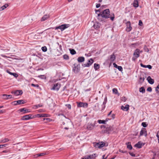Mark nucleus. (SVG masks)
<instances>
[{
	"label": "nucleus",
	"mask_w": 159,
	"mask_h": 159,
	"mask_svg": "<svg viewBox=\"0 0 159 159\" xmlns=\"http://www.w3.org/2000/svg\"><path fill=\"white\" fill-rule=\"evenodd\" d=\"M96 13L97 14V19L101 21H105V19L108 18H110L112 21H113L114 18V15L113 14V16L110 17V12L109 9H107L103 10L102 12L98 13V12H99V10H96Z\"/></svg>",
	"instance_id": "nucleus-1"
},
{
	"label": "nucleus",
	"mask_w": 159,
	"mask_h": 159,
	"mask_svg": "<svg viewBox=\"0 0 159 159\" xmlns=\"http://www.w3.org/2000/svg\"><path fill=\"white\" fill-rule=\"evenodd\" d=\"M74 67L72 69V71L75 74L78 73L80 70V64L77 65L75 63L74 64Z\"/></svg>",
	"instance_id": "nucleus-2"
},
{
	"label": "nucleus",
	"mask_w": 159,
	"mask_h": 159,
	"mask_svg": "<svg viewBox=\"0 0 159 159\" xmlns=\"http://www.w3.org/2000/svg\"><path fill=\"white\" fill-rule=\"evenodd\" d=\"M69 25H62L58 26L56 27L55 30H58L60 29L61 31H62L68 27L69 26Z\"/></svg>",
	"instance_id": "nucleus-3"
},
{
	"label": "nucleus",
	"mask_w": 159,
	"mask_h": 159,
	"mask_svg": "<svg viewBox=\"0 0 159 159\" xmlns=\"http://www.w3.org/2000/svg\"><path fill=\"white\" fill-rule=\"evenodd\" d=\"M77 106L78 107H87L88 106V104L86 102H77Z\"/></svg>",
	"instance_id": "nucleus-4"
},
{
	"label": "nucleus",
	"mask_w": 159,
	"mask_h": 159,
	"mask_svg": "<svg viewBox=\"0 0 159 159\" xmlns=\"http://www.w3.org/2000/svg\"><path fill=\"white\" fill-rule=\"evenodd\" d=\"M93 60L92 58H90L88 61V62L87 63L83 64L82 66L84 67L90 66L93 63Z\"/></svg>",
	"instance_id": "nucleus-5"
},
{
	"label": "nucleus",
	"mask_w": 159,
	"mask_h": 159,
	"mask_svg": "<svg viewBox=\"0 0 159 159\" xmlns=\"http://www.w3.org/2000/svg\"><path fill=\"white\" fill-rule=\"evenodd\" d=\"M34 118V117L32 115L29 114L23 116L22 117L21 119L23 120H27L30 119H33Z\"/></svg>",
	"instance_id": "nucleus-6"
},
{
	"label": "nucleus",
	"mask_w": 159,
	"mask_h": 159,
	"mask_svg": "<svg viewBox=\"0 0 159 159\" xmlns=\"http://www.w3.org/2000/svg\"><path fill=\"white\" fill-rule=\"evenodd\" d=\"M11 93H14L15 95L18 96L19 95H21L23 93V92L22 90H13Z\"/></svg>",
	"instance_id": "nucleus-7"
},
{
	"label": "nucleus",
	"mask_w": 159,
	"mask_h": 159,
	"mask_svg": "<svg viewBox=\"0 0 159 159\" xmlns=\"http://www.w3.org/2000/svg\"><path fill=\"white\" fill-rule=\"evenodd\" d=\"M60 86V84L57 83L54 85L53 87L51 89L58 91L59 89Z\"/></svg>",
	"instance_id": "nucleus-8"
},
{
	"label": "nucleus",
	"mask_w": 159,
	"mask_h": 159,
	"mask_svg": "<svg viewBox=\"0 0 159 159\" xmlns=\"http://www.w3.org/2000/svg\"><path fill=\"white\" fill-rule=\"evenodd\" d=\"M126 30L128 32H130L132 30V28L131 26V23L129 21H127L126 22Z\"/></svg>",
	"instance_id": "nucleus-9"
},
{
	"label": "nucleus",
	"mask_w": 159,
	"mask_h": 159,
	"mask_svg": "<svg viewBox=\"0 0 159 159\" xmlns=\"http://www.w3.org/2000/svg\"><path fill=\"white\" fill-rule=\"evenodd\" d=\"M143 134H144L145 136L147 135L146 129L145 128H143L140 132V136H142Z\"/></svg>",
	"instance_id": "nucleus-10"
},
{
	"label": "nucleus",
	"mask_w": 159,
	"mask_h": 159,
	"mask_svg": "<svg viewBox=\"0 0 159 159\" xmlns=\"http://www.w3.org/2000/svg\"><path fill=\"white\" fill-rule=\"evenodd\" d=\"M139 50V49H136L134 52L133 54L134 56L136 57V58H138L140 56V52Z\"/></svg>",
	"instance_id": "nucleus-11"
},
{
	"label": "nucleus",
	"mask_w": 159,
	"mask_h": 159,
	"mask_svg": "<svg viewBox=\"0 0 159 159\" xmlns=\"http://www.w3.org/2000/svg\"><path fill=\"white\" fill-rule=\"evenodd\" d=\"M113 129L112 127H107L105 130V132L107 134L110 133L111 131L113 130Z\"/></svg>",
	"instance_id": "nucleus-12"
},
{
	"label": "nucleus",
	"mask_w": 159,
	"mask_h": 159,
	"mask_svg": "<svg viewBox=\"0 0 159 159\" xmlns=\"http://www.w3.org/2000/svg\"><path fill=\"white\" fill-rule=\"evenodd\" d=\"M95 125L94 124H89L87 127V128L89 130L93 129Z\"/></svg>",
	"instance_id": "nucleus-13"
},
{
	"label": "nucleus",
	"mask_w": 159,
	"mask_h": 159,
	"mask_svg": "<svg viewBox=\"0 0 159 159\" xmlns=\"http://www.w3.org/2000/svg\"><path fill=\"white\" fill-rule=\"evenodd\" d=\"M2 96L3 98L5 99H8L12 98L11 95L4 94Z\"/></svg>",
	"instance_id": "nucleus-14"
},
{
	"label": "nucleus",
	"mask_w": 159,
	"mask_h": 159,
	"mask_svg": "<svg viewBox=\"0 0 159 159\" xmlns=\"http://www.w3.org/2000/svg\"><path fill=\"white\" fill-rule=\"evenodd\" d=\"M147 80L148 82L151 84H153L154 83V80L153 79L151 78L150 76H148L147 78Z\"/></svg>",
	"instance_id": "nucleus-15"
},
{
	"label": "nucleus",
	"mask_w": 159,
	"mask_h": 159,
	"mask_svg": "<svg viewBox=\"0 0 159 159\" xmlns=\"http://www.w3.org/2000/svg\"><path fill=\"white\" fill-rule=\"evenodd\" d=\"M129 105L128 104H126L125 107L123 106H122L121 107V109L123 111H126L129 110Z\"/></svg>",
	"instance_id": "nucleus-16"
},
{
	"label": "nucleus",
	"mask_w": 159,
	"mask_h": 159,
	"mask_svg": "<svg viewBox=\"0 0 159 159\" xmlns=\"http://www.w3.org/2000/svg\"><path fill=\"white\" fill-rule=\"evenodd\" d=\"M116 58V57L114 53H113V54L111 55L109 60L111 62H112L115 60Z\"/></svg>",
	"instance_id": "nucleus-17"
},
{
	"label": "nucleus",
	"mask_w": 159,
	"mask_h": 159,
	"mask_svg": "<svg viewBox=\"0 0 159 159\" xmlns=\"http://www.w3.org/2000/svg\"><path fill=\"white\" fill-rule=\"evenodd\" d=\"M113 65L115 67L117 68L119 71H122L123 68L121 66H117L115 63H113Z\"/></svg>",
	"instance_id": "nucleus-18"
},
{
	"label": "nucleus",
	"mask_w": 159,
	"mask_h": 159,
	"mask_svg": "<svg viewBox=\"0 0 159 159\" xmlns=\"http://www.w3.org/2000/svg\"><path fill=\"white\" fill-rule=\"evenodd\" d=\"M20 111L21 112H23L24 114H25L29 112L30 111H29V110L26 109L25 108H21L20 109Z\"/></svg>",
	"instance_id": "nucleus-19"
},
{
	"label": "nucleus",
	"mask_w": 159,
	"mask_h": 159,
	"mask_svg": "<svg viewBox=\"0 0 159 159\" xmlns=\"http://www.w3.org/2000/svg\"><path fill=\"white\" fill-rule=\"evenodd\" d=\"M77 61L79 62H82L84 61V58L83 57H80L77 58Z\"/></svg>",
	"instance_id": "nucleus-20"
},
{
	"label": "nucleus",
	"mask_w": 159,
	"mask_h": 159,
	"mask_svg": "<svg viewBox=\"0 0 159 159\" xmlns=\"http://www.w3.org/2000/svg\"><path fill=\"white\" fill-rule=\"evenodd\" d=\"M48 114H38L37 115V116L39 117H48Z\"/></svg>",
	"instance_id": "nucleus-21"
},
{
	"label": "nucleus",
	"mask_w": 159,
	"mask_h": 159,
	"mask_svg": "<svg viewBox=\"0 0 159 159\" xmlns=\"http://www.w3.org/2000/svg\"><path fill=\"white\" fill-rule=\"evenodd\" d=\"M49 15H44L43 17H42L41 19L42 21H44L47 20V19L49 18Z\"/></svg>",
	"instance_id": "nucleus-22"
},
{
	"label": "nucleus",
	"mask_w": 159,
	"mask_h": 159,
	"mask_svg": "<svg viewBox=\"0 0 159 159\" xmlns=\"http://www.w3.org/2000/svg\"><path fill=\"white\" fill-rule=\"evenodd\" d=\"M89 159H94L97 156L95 154H93L92 155H90L88 156Z\"/></svg>",
	"instance_id": "nucleus-23"
},
{
	"label": "nucleus",
	"mask_w": 159,
	"mask_h": 159,
	"mask_svg": "<svg viewBox=\"0 0 159 159\" xmlns=\"http://www.w3.org/2000/svg\"><path fill=\"white\" fill-rule=\"evenodd\" d=\"M100 25V24L99 23L96 22L94 24L93 26L95 29H97L99 28Z\"/></svg>",
	"instance_id": "nucleus-24"
},
{
	"label": "nucleus",
	"mask_w": 159,
	"mask_h": 159,
	"mask_svg": "<svg viewBox=\"0 0 159 159\" xmlns=\"http://www.w3.org/2000/svg\"><path fill=\"white\" fill-rule=\"evenodd\" d=\"M45 155H46V153L43 152L34 155V157H39Z\"/></svg>",
	"instance_id": "nucleus-25"
},
{
	"label": "nucleus",
	"mask_w": 159,
	"mask_h": 159,
	"mask_svg": "<svg viewBox=\"0 0 159 159\" xmlns=\"http://www.w3.org/2000/svg\"><path fill=\"white\" fill-rule=\"evenodd\" d=\"M142 146V143L140 142H139L138 143L134 145V146L138 148H140Z\"/></svg>",
	"instance_id": "nucleus-26"
},
{
	"label": "nucleus",
	"mask_w": 159,
	"mask_h": 159,
	"mask_svg": "<svg viewBox=\"0 0 159 159\" xmlns=\"http://www.w3.org/2000/svg\"><path fill=\"white\" fill-rule=\"evenodd\" d=\"M133 6L134 7H137L139 6V3L138 0H134L133 3Z\"/></svg>",
	"instance_id": "nucleus-27"
},
{
	"label": "nucleus",
	"mask_w": 159,
	"mask_h": 159,
	"mask_svg": "<svg viewBox=\"0 0 159 159\" xmlns=\"http://www.w3.org/2000/svg\"><path fill=\"white\" fill-rule=\"evenodd\" d=\"M25 102L24 100H21L17 101V103L18 105L22 104L25 103Z\"/></svg>",
	"instance_id": "nucleus-28"
},
{
	"label": "nucleus",
	"mask_w": 159,
	"mask_h": 159,
	"mask_svg": "<svg viewBox=\"0 0 159 159\" xmlns=\"http://www.w3.org/2000/svg\"><path fill=\"white\" fill-rule=\"evenodd\" d=\"M126 144L127 145V148L130 150L132 149V147L130 144V143L128 142L126 143Z\"/></svg>",
	"instance_id": "nucleus-29"
},
{
	"label": "nucleus",
	"mask_w": 159,
	"mask_h": 159,
	"mask_svg": "<svg viewBox=\"0 0 159 159\" xmlns=\"http://www.w3.org/2000/svg\"><path fill=\"white\" fill-rule=\"evenodd\" d=\"M107 101V97H105V98H104V101L103 103V108L102 109V110H103V109L105 108V105Z\"/></svg>",
	"instance_id": "nucleus-30"
},
{
	"label": "nucleus",
	"mask_w": 159,
	"mask_h": 159,
	"mask_svg": "<svg viewBox=\"0 0 159 159\" xmlns=\"http://www.w3.org/2000/svg\"><path fill=\"white\" fill-rule=\"evenodd\" d=\"M10 140L7 138H5L3 139H2L1 141V142L3 143H4L9 141Z\"/></svg>",
	"instance_id": "nucleus-31"
},
{
	"label": "nucleus",
	"mask_w": 159,
	"mask_h": 159,
	"mask_svg": "<svg viewBox=\"0 0 159 159\" xmlns=\"http://www.w3.org/2000/svg\"><path fill=\"white\" fill-rule=\"evenodd\" d=\"M100 145H101V142H98V143H96L95 144L94 147L96 148H101V146H100Z\"/></svg>",
	"instance_id": "nucleus-32"
},
{
	"label": "nucleus",
	"mask_w": 159,
	"mask_h": 159,
	"mask_svg": "<svg viewBox=\"0 0 159 159\" xmlns=\"http://www.w3.org/2000/svg\"><path fill=\"white\" fill-rule=\"evenodd\" d=\"M100 67L99 65L96 63L94 64V68L95 70H97Z\"/></svg>",
	"instance_id": "nucleus-33"
},
{
	"label": "nucleus",
	"mask_w": 159,
	"mask_h": 159,
	"mask_svg": "<svg viewBox=\"0 0 159 159\" xmlns=\"http://www.w3.org/2000/svg\"><path fill=\"white\" fill-rule=\"evenodd\" d=\"M8 6V4H5L1 7L0 11H2L6 8Z\"/></svg>",
	"instance_id": "nucleus-34"
},
{
	"label": "nucleus",
	"mask_w": 159,
	"mask_h": 159,
	"mask_svg": "<svg viewBox=\"0 0 159 159\" xmlns=\"http://www.w3.org/2000/svg\"><path fill=\"white\" fill-rule=\"evenodd\" d=\"M98 122L99 124H106V122H105V120H98Z\"/></svg>",
	"instance_id": "nucleus-35"
},
{
	"label": "nucleus",
	"mask_w": 159,
	"mask_h": 159,
	"mask_svg": "<svg viewBox=\"0 0 159 159\" xmlns=\"http://www.w3.org/2000/svg\"><path fill=\"white\" fill-rule=\"evenodd\" d=\"M70 50L72 55H74L76 53V51L74 49H70Z\"/></svg>",
	"instance_id": "nucleus-36"
},
{
	"label": "nucleus",
	"mask_w": 159,
	"mask_h": 159,
	"mask_svg": "<svg viewBox=\"0 0 159 159\" xmlns=\"http://www.w3.org/2000/svg\"><path fill=\"white\" fill-rule=\"evenodd\" d=\"M139 91L140 92L144 93L145 92V89L143 87H142L139 89Z\"/></svg>",
	"instance_id": "nucleus-37"
},
{
	"label": "nucleus",
	"mask_w": 159,
	"mask_h": 159,
	"mask_svg": "<svg viewBox=\"0 0 159 159\" xmlns=\"http://www.w3.org/2000/svg\"><path fill=\"white\" fill-rule=\"evenodd\" d=\"M145 78L144 77H140L139 78V82L140 83H142L144 81Z\"/></svg>",
	"instance_id": "nucleus-38"
},
{
	"label": "nucleus",
	"mask_w": 159,
	"mask_h": 159,
	"mask_svg": "<svg viewBox=\"0 0 159 159\" xmlns=\"http://www.w3.org/2000/svg\"><path fill=\"white\" fill-rule=\"evenodd\" d=\"M63 58L65 60H67L69 59V56L66 54H65L63 56Z\"/></svg>",
	"instance_id": "nucleus-39"
},
{
	"label": "nucleus",
	"mask_w": 159,
	"mask_h": 159,
	"mask_svg": "<svg viewBox=\"0 0 159 159\" xmlns=\"http://www.w3.org/2000/svg\"><path fill=\"white\" fill-rule=\"evenodd\" d=\"M113 92V93L117 94L118 93V91L116 89L114 88L112 89Z\"/></svg>",
	"instance_id": "nucleus-40"
},
{
	"label": "nucleus",
	"mask_w": 159,
	"mask_h": 159,
	"mask_svg": "<svg viewBox=\"0 0 159 159\" xmlns=\"http://www.w3.org/2000/svg\"><path fill=\"white\" fill-rule=\"evenodd\" d=\"M41 49L44 52H46L47 51V48L46 46H44L42 47Z\"/></svg>",
	"instance_id": "nucleus-41"
},
{
	"label": "nucleus",
	"mask_w": 159,
	"mask_h": 159,
	"mask_svg": "<svg viewBox=\"0 0 159 159\" xmlns=\"http://www.w3.org/2000/svg\"><path fill=\"white\" fill-rule=\"evenodd\" d=\"M155 90L157 93L159 94V84L156 88Z\"/></svg>",
	"instance_id": "nucleus-42"
},
{
	"label": "nucleus",
	"mask_w": 159,
	"mask_h": 159,
	"mask_svg": "<svg viewBox=\"0 0 159 159\" xmlns=\"http://www.w3.org/2000/svg\"><path fill=\"white\" fill-rule=\"evenodd\" d=\"M142 125L144 127H146L148 126V124H146V122H143L142 123Z\"/></svg>",
	"instance_id": "nucleus-43"
},
{
	"label": "nucleus",
	"mask_w": 159,
	"mask_h": 159,
	"mask_svg": "<svg viewBox=\"0 0 159 159\" xmlns=\"http://www.w3.org/2000/svg\"><path fill=\"white\" fill-rule=\"evenodd\" d=\"M8 145L7 144H4L0 145V148H2L4 147H6Z\"/></svg>",
	"instance_id": "nucleus-44"
},
{
	"label": "nucleus",
	"mask_w": 159,
	"mask_h": 159,
	"mask_svg": "<svg viewBox=\"0 0 159 159\" xmlns=\"http://www.w3.org/2000/svg\"><path fill=\"white\" fill-rule=\"evenodd\" d=\"M43 106V105L41 104H39L38 105H36L34 106V107H36V109L37 108L39 107H41Z\"/></svg>",
	"instance_id": "nucleus-45"
},
{
	"label": "nucleus",
	"mask_w": 159,
	"mask_h": 159,
	"mask_svg": "<svg viewBox=\"0 0 159 159\" xmlns=\"http://www.w3.org/2000/svg\"><path fill=\"white\" fill-rule=\"evenodd\" d=\"M157 137L158 139V142L159 143V131H158L157 133Z\"/></svg>",
	"instance_id": "nucleus-46"
},
{
	"label": "nucleus",
	"mask_w": 159,
	"mask_h": 159,
	"mask_svg": "<svg viewBox=\"0 0 159 159\" xmlns=\"http://www.w3.org/2000/svg\"><path fill=\"white\" fill-rule=\"evenodd\" d=\"M38 77L41 79H46V77L44 75H40Z\"/></svg>",
	"instance_id": "nucleus-47"
},
{
	"label": "nucleus",
	"mask_w": 159,
	"mask_h": 159,
	"mask_svg": "<svg viewBox=\"0 0 159 159\" xmlns=\"http://www.w3.org/2000/svg\"><path fill=\"white\" fill-rule=\"evenodd\" d=\"M66 106L69 109L71 108V106L70 104H66Z\"/></svg>",
	"instance_id": "nucleus-48"
},
{
	"label": "nucleus",
	"mask_w": 159,
	"mask_h": 159,
	"mask_svg": "<svg viewBox=\"0 0 159 159\" xmlns=\"http://www.w3.org/2000/svg\"><path fill=\"white\" fill-rule=\"evenodd\" d=\"M105 145V143L103 142H101V148L103 147H104Z\"/></svg>",
	"instance_id": "nucleus-49"
},
{
	"label": "nucleus",
	"mask_w": 159,
	"mask_h": 159,
	"mask_svg": "<svg viewBox=\"0 0 159 159\" xmlns=\"http://www.w3.org/2000/svg\"><path fill=\"white\" fill-rule=\"evenodd\" d=\"M126 98L125 97H123L122 98H121V100H122V101L124 102H125L126 101Z\"/></svg>",
	"instance_id": "nucleus-50"
},
{
	"label": "nucleus",
	"mask_w": 159,
	"mask_h": 159,
	"mask_svg": "<svg viewBox=\"0 0 159 159\" xmlns=\"http://www.w3.org/2000/svg\"><path fill=\"white\" fill-rule=\"evenodd\" d=\"M147 90L149 92H151L152 91V89L151 87H148L147 89Z\"/></svg>",
	"instance_id": "nucleus-51"
},
{
	"label": "nucleus",
	"mask_w": 159,
	"mask_h": 159,
	"mask_svg": "<svg viewBox=\"0 0 159 159\" xmlns=\"http://www.w3.org/2000/svg\"><path fill=\"white\" fill-rule=\"evenodd\" d=\"M139 25L140 26H142L143 25V22H142V20H139Z\"/></svg>",
	"instance_id": "nucleus-52"
},
{
	"label": "nucleus",
	"mask_w": 159,
	"mask_h": 159,
	"mask_svg": "<svg viewBox=\"0 0 159 159\" xmlns=\"http://www.w3.org/2000/svg\"><path fill=\"white\" fill-rule=\"evenodd\" d=\"M115 114H112L111 116V118H110V119H114L115 118Z\"/></svg>",
	"instance_id": "nucleus-53"
},
{
	"label": "nucleus",
	"mask_w": 159,
	"mask_h": 159,
	"mask_svg": "<svg viewBox=\"0 0 159 159\" xmlns=\"http://www.w3.org/2000/svg\"><path fill=\"white\" fill-rule=\"evenodd\" d=\"M31 86H33V87H39V85L38 84H31Z\"/></svg>",
	"instance_id": "nucleus-54"
},
{
	"label": "nucleus",
	"mask_w": 159,
	"mask_h": 159,
	"mask_svg": "<svg viewBox=\"0 0 159 159\" xmlns=\"http://www.w3.org/2000/svg\"><path fill=\"white\" fill-rule=\"evenodd\" d=\"M39 112H42L44 111V109H39L38 110Z\"/></svg>",
	"instance_id": "nucleus-55"
},
{
	"label": "nucleus",
	"mask_w": 159,
	"mask_h": 159,
	"mask_svg": "<svg viewBox=\"0 0 159 159\" xmlns=\"http://www.w3.org/2000/svg\"><path fill=\"white\" fill-rule=\"evenodd\" d=\"M140 65H141V66H142L143 67L145 68H147V65H144L143 64H142V63H141L140 64Z\"/></svg>",
	"instance_id": "nucleus-56"
},
{
	"label": "nucleus",
	"mask_w": 159,
	"mask_h": 159,
	"mask_svg": "<svg viewBox=\"0 0 159 159\" xmlns=\"http://www.w3.org/2000/svg\"><path fill=\"white\" fill-rule=\"evenodd\" d=\"M147 68H148L149 69H151L152 68V66L150 65H147Z\"/></svg>",
	"instance_id": "nucleus-57"
},
{
	"label": "nucleus",
	"mask_w": 159,
	"mask_h": 159,
	"mask_svg": "<svg viewBox=\"0 0 159 159\" xmlns=\"http://www.w3.org/2000/svg\"><path fill=\"white\" fill-rule=\"evenodd\" d=\"M43 120H47L50 121V120H51V119L49 118H44L43 119Z\"/></svg>",
	"instance_id": "nucleus-58"
},
{
	"label": "nucleus",
	"mask_w": 159,
	"mask_h": 159,
	"mask_svg": "<svg viewBox=\"0 0 159 159\" xmlns=\"http://www.w3.org/2000/svg\"><path fill=\"white\" fill-rule=\"evenodd\" d=\"M119 151L120 152H122V153H125L126 152V151H124L120 149H119Z\"/></svg>",
	"instance_id": "nucleus-59"
},
{
	"label": "nucleus",
	"mask_w": 159,
	"mask_h": 159,
	"mask_svg": "<svg viewBox=\"0 0 159 159\" xmlns=\"http://www.w3.org/2000/svg\"><path fill=\"white\" fill-rule=\"evenodd\" d=\"M129 154L132 156L135 157V154H134L133 153L130 152V153H129Z\"/></svg>",
	"instance_id": "nucleus-60"
},
{
	"label": "nucleus",
	"mask_w": 159,
	"mask_h": 159,
	"mask_svg": "<svg viewBox=\"0 0 159 159\" xmlns=\"http://www.w3.org/2000/svg\"><path fill=\"white\" fill-rule=\"evenodd\" d=\"M14 77H17L18 76V75L17 74L13 73V75Z\"/></svg>",
	"instance_id": "nucleus-61"
},
{
	"label": "nucleus",
	"mask_w": 159,
	"mask_h": 159,
	"mask_svg": "<svg viewBox=\"0 0 159 159\" xmlns=\"http://www.w3.org/2000/svg\"><path fill=\"white\" fill-rule=\"evenodd\" d=\"M100 4H97L96 5V7L97 8H98L100 6Z\"/></svg>",
	"instance_id": "nucleus-62"
},
{
	"label": "nucleus",
	"mask_w": 159,
	"mask_h": 159,
	"mask_svg": "<svg viewBox=\"0 0 159 159\" xmlns=\"http://www.w3.org/2000/svg\"><path fill=\"white\" fill-rule=\"evenodd\" d=\"M5 112L4 110H0V114H2Z\"/></svg>",
	"instance_id": "nucleus-63"
},
{
	"label": "nucleus",
	"mask_w": 159,
	"mask_h": 159,
	"mask_svg": "<svg viewBox=\"0 0 159 159\" xmlns=\"http://www.w3.org/2000/svg\"><path fill=\"white\" fill-rule=\"evenodd\" d=\"M81 159H89V158L88 156H87V157H84V158H81Z\"/></svg>",
	"instance_id": "nucleus-64"
}]
</instances>
